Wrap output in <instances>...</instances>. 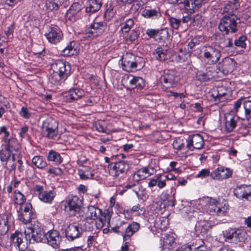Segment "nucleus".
I'll list each match as a JSON object with an SVG mask.
<instances>
[{"label":"nucleus","instance_id":"nucleus-19","mask_svg":"<svg viewBox=\"0 0 251 251\" xmlns=\"http://www.w3.org/2000/svg\"><path fill=\"white\" fill-rule=\"evenodd\" d=\"M232 171L228 168L220 166L211 172L210 176L213 179L221 180L231 177Z\"/></svg>","mask_w":251,"mask_h":251},{"label":"nucleus","instance_id":"nucleus-18","mask_svg":"<svg viewBox=\"0 0 251 251\" xmlns=\"http://www.w3.org/2000/svg\"><path fill=\"white\" fill-rule=\"evenodd\" d=\"M45 36L49 42L56 44L62 40L63 34L58 26L53 25L49 27L48 32L46 33Z\"/></svg>","mask_w":251,"mask_h":251},{"label":"nucleus","instance_id":"nucleus-40","mask_svg":"<svg viewBox=\"0 0 251 251\" xmlns=\"http://www.w3.org/2000/svg\"><path fill=\"white\" fill-rule=\"evenodd\" d=\"M32 164L37 168L43 170L47 166V163L43 156L36 155L32 159Z\"/></svg>","mask_w":251,"mask_h":251},{"label":"nucleus","instance_id":"nucleus-50","mask_svg":"<svg viewBox=\"0 0 251 251\" xmlns=\"http://www.w3.org/2000/svg\"><path fill=\"white\" fill-rule=\"evenodd\" d=\"M169 38V35L167 29H162L158 30L157 41L159 42H164Z\"/></svg>","mask_w":251,"mask_h":251},{"label":"nucleus","instance_id":"nucleus-12","mask_svg":"<svg viewBox=\"0 0 251 251\" xmlns=\"http://www.w3.org/2000/svg\"><path fill=\"white\" fill-rule=\"evenodd\" d=\"M107 25L104 21L95 20L89 27L86 29L85 34L86 37H94L101 35L105 30Z\"/></svg>","mask_w":251,"mask_h":251},{"label":"nucleus","instance_id":"nucleus-59","mask_svg":"<svg viewBox=\"0 0 251 251\" xmlns=\"http://www.w3.org/2000/svg\"><path fill=\"white\" fill-rule=\"evenodd\" d=\"M158 29L148 28L146 30V34L150 37L155 39L157 41Z\"/></svg>","mask_w":251,"mask_h":251},{"label":"nucleus","instance_id":"nucleus-39","mask_svg":"<svg viewBox=\"0 0 251 251\" xmlns=\"http://www.w3.org/2000/svg\"><path fill=\"white\" fill-rule=\"evenodd\" d=\"M47 159L48 161L53 162L56 165L60 164L63 162V158L60 154L53 150L49 151Z\"/></svg>","mask_w":251,"mask_h":251},{"label":"nucleus","instance_id":"nucleus-57","mask_svg":"<svg viewBox=\"0 0 251 251\" xmlns=\"http://www.w3.org/2000/svg\"><path fill=\"white\" fill-rule=\"evenodd\" d=\"M139 34L134 30H131L129 34L125 36L126 42H133L138 38Z\"/></svg>","mask_w":251,"mask_h":251},{"label":"nucleus","instance_id":"nucleus-14","mask_svg":"<svg viewBox=\"0 0 251 251\" xmlns=\"http://www.w3.org/2000/svg\"><path fill=\"white\" fill-rule=\"evenodd\" d=\"M228 206L226 201L220 203L216 200L211 199L207 204V209L210 212L216 213L218 216H223L227 211Z\"/></svg>","mask_w":251,"mask_h":251},{"label":"nucleus","instance_id":"nucleus-2","mask_svg":"<svg viewBox=\"0 0 251 251\" xmlns=\"http://www.w3.org/2000/svg\"><path fill=\"white\" fill-rule=\"evenodd\" d=\"M86 218L97 220L96 226L97 229H101L107 224L109 226L111 215L108 213H102V210L94 205H90L87 207Z\"/></svg>","mask_w":251,"mask_h":251},{"label":"nucleus","instance_id":"nucleus-37","mask_svg":"<svg viewBox=\"0 0 251 251\" xmlns=\"http://www.w3.org/2000/svg\"><path fill=\"white\" fill-rule=\"evenodd\" d=\"M101 6V4L98 0H88L85 11L87 13H94L98 11Z\"/></svg>","mask_w":251,"mask_h":251},{"label":"nucleus","instance_id":"nucleus-15","mask_svg":"<svg viewBox=\"0 0 251 251\" xmlns=\"http://www.w3.org/2000/svg\"><path fill=\"white\" fill-rule=\"evenodd\" d=\"M82 5L78 2L74 3L66 13V19L71 23H74L79 20L81 17Z\"/></svg>","mask_w":251,"mask_h":251},{"label":"nucleus","instance_id":"nucleus-6","mask_svg":"<svg viewBox=\"0 0 251 251\" xmlns=\"http://www.w3.org/2000/svg\"><path fill=\"white\" fill-rule=\"evenodd\" d=\"M142 58L132 53H126L122 56L121 59L123 69L128 72L136 71L138 67L142 66Z\"/></svg>","mask_w":251,"mask_h":251},{"label":"nucleus","instance_id":"nucleus-3","mask_svg":"<svg viewBox=\"0 0 251 251\" xmlns=\"http://www.w3.org/2000/svg\"><path fill=\"white\" fill-rule=\"evenodd\" d=\"M240 22V19L235 14H226L220 20L219 29L224 34L233 33L237 31V25Z\"/></svg>","mask_w":251,"mask_h":251},{"label":"nucleus","instance_id":"nucleus-24","mask_svg":"<svg viewBox=\"0 0 251 251\" xmlns=\"http://www.w3.org/2000/svg\"><path fill=\"white\" fill-rule=\"evenodd\" d=\"M84 95L83 90L78 88H72L63 95L64 100L72 102L81 98Z\"/></svg>","mask_w":251,"mask_h":251},{"label":"nucleus","instance_id":"nucleus-47","mask_svg":"<svg viewBox=\"0 0 251 251\" xmlns=\"http://www.w3.org/2000/svg\"><path fill=\"white\" fill-rule=\"evenodd\" d=\"M134 21L132 19H128L125 23L121 25V32L124 33H127L134 25Z\"/></svg>","mask_w":251,"mask_h":251},{"label":"nucleus","instance_id":"nucleus-43","mask_svg":"<svg viewBox=\"0 0 251 251\" xmlns=\"http://www.w3.org/2000/svg\"><path fill=\"white\" fill-rule=\"evenodd\" d=\"M219 37L220 39L218 44L220 48L224 49L233 47L232 40L229 38L225 37L224 35L220 36Z\"/></svg>","mask_w":251,"mask_h":251},{"label":"nucleus","instance_id":"nucleus-49","mask_svg":"<svg viewBox=\"0 0 251 251\" xmlns=\"http://www.w3.org/2000/svg\"><path fill=\"white\" fill-rule=\"evenodd\" d=\"M45 5L47 9L52 11L57 10L60 5L55 0H46Z\"/></svg>","mask_w":251,"mask_h":251},{"label":"nucleus","instance_id":"nucleus-13","mask_svg":"<svg viewBox=\"0 0 251 251\" xmlns=\"http://www.w3.org/2000/svg\"><path fill=\"white\" fill-rule=\"evenodd\" d=\"M18 220L25 225L29 224L33 218L32 205L30 203H25L20 207L18 211Z\"/></svg>","mask_w":251,"mask_h":251},{"label":"nucleus","instance_id":"nucleus-51","mask_svg":"<svg viewBox=\"0 0 251 251\" xmlns=\"http://www.w3.org/2000/svg\"><path fill=\"white\" fill-rule=\"evenodd\" d=\"M168 224V220L164 218H159L155 222V226L161 230H165Z\"/></svg>","mask_w":251,"mask_h":251},{"label":"nucleus","instance_id":"nucleus-26","mask_svg":"<svg viewBox=\"0 0 251 251\" xmlns=\"http://www.w3.org/2000/svg\"><path fill=\"white\" fill-rule=\"evenodd\" d=\"M154 172V169L151 166L143 167L134 173L133 178L134 180L139 181L153 175Z\"/></svg>","mask_w":251,"mask_h":251},{"label":"nucleus","instance_id":"nucleus-23","mask_svg":"<svg viewBox=\"0 0 251 251\" xmlns=\"http://www.w3.org/2000/svg\"><path fill=\"white\" fill-rule=\"evenodd\" d=\"M234 194L238 199L249 200L251 199V186L241 185L234 189Z\"/></svg>","mask_w":251,"mask_h":251},{"label":"nucleus","instance_id":"nucleus-1","mask_svg":"<svg viewBox=\"0 0 251 251\" xmlns=\"http://www.w3.org/2000/svg\"><path fill=\"white\" fill-rule=\"evenodd\" d=\"M71 67L69 63L62 60H57L51 65L49 80L51 83L58 84L65 80L71 74Z\"/></svg>","mask_w":251,"mask_h":251},{"label":"nucleus","instance_id":"nucleus-10","mask_svg":"<svg viewBox=\"0 0 251 251\" xmlns=\"http://www.w3.org/2000/svg\"><path fill=\"white\" fill-rule=\"evenodd\" d=\"M201 52L203 61L210 65L217 63L221 56V51L211 46L204 47Z\"/></svg>","mask_w":251,"mask_h":251},{"label":"nucleus","instance_id":"nucleus-11","mask_svg":"<svg viewBox=\"0 0 251 251\" xmlns=\"http://www.w3.org/2000/svg\"><path fill=\"white\" fill-rule=\"evenodd\" d=\"M109 175L113 179L121 178L126 173L128 169V165L126 162L120 161L115 163H110L108 166Z\"/></svg>","mask_w":251,"mask_h":251},{"label":"nucleus","instance_id":"nucleus-34","mask_svg":"<svg viewBox=\"0 0 251 251\" xmlns=\"http://www.w3.org/2000/svg\"><path fill=\"white\" fill-rule=\"evenodd\" d=\"M166 185V180L162 179L161 174L156 175L153 178L151 179L148 182V186L150 188L157 186L159 189H161L164 188Z\"/></svg>","mask_w":251,"mask_h":251},{"label":"nucleus","instance_id":"nucleus-54","mask_svg":"<svg viewBox=\"0 0 251 251\" xmlns=\"http://www.w3.org/2000/svg\"><path fill=\"white\" fill-rule=\"evenodd\" d=\"M226 90L224 88H220L217 90L216 95L214 94H212L213 97H214L215 100L216 101L217 100H223V97L226 94Z\"/></svg>","mask_w":251,"mask_h":251},{"label":"nucleus","instance_id":"nucleus-41","mask_svg":"<svg viewBox=\"0 0 251 251\" xmlns=\"http://www.w3.org/2000/svg\"><path fill=\"white\" fill-rule=\"evenodd\" d=\"M139 199L145 201L148 198V191L142 185H138L133 189Z\"/></svg>","mask_w":251,"mask_h":251},{"label":"nucleus","instance_id":"nucleus-36","mask_svg":"<svg viewBox=\"0 0 251 251\" xmlns=\"http://www.w3.org/2000/svg\"><path fill=\"white\" fill-rule=\"evenodd\" d=\"M152 53L156 59L163 61L167 59L168 50L165 47H159L155 49Z\"/></svg>","mask_w":251,"mask_h":251},{"label":"nucleus","instance_id":"nucleus-63","mask_svg":"<svg viewBox=\"0 0 251 251\" xmlns=\"http://www.w3.org/2000/svg\"><path fill=\"white\" fill-rule=\"evenodd\" d=\"M28 130V127L27 126H24L21 128V131L19 133V135L21 137L24 138L25 136V134Z\"/></svg>","mask_w":251,"mask_h":251},{"label":"nucleus","instance_id":"nucleus-30","mask_svg":"<svg viewBox=\"0 0 251 251\" xmlns=\"http://www.w3.org/2000/svg\"><path fill=\"white\" fill-rule=\"evenodd\" d=\"M79 51L78 44L75 41H72L62 50V54L63 56H71L77 55Z\"/></svg>","mask_w":251,"mask_h":251},{"label":"nucleus","instance_id":"nucleus-55","mask_svg":"<svg viewBox=\"0 0 251 251\" xmlns=\"http://www.w3.org/2000/svg\"><path fill=\"white\" fill-rule=\"evenodd\" d=\"M95 127L99 132L102 133L107 132V128L104 121H100L95 123Z\"/></svg>","mask_w":251,"mask_h":251},{"label":"nucleus","instance_id":"nucleus-25","mask_svg":"<svg viewBox=\"0 0 251 251\" xmlns=\"http://www.w3.org/2000/svg\"><path fill=\"white\" fill-rule=\"evenodd\" d=\"M123 81L126 83H128L129 87L132 88H143L145 85V81L139 76H135L131 75H125Z\"/></svg>","mask_w":251,"mask_h":251},{"label":"nucleus","instance_id":"nucleus-16","mask_svg":"<svg viewBox=\"0 0 251 251\" xmlns=\"http://www.w3.org/2000/svg\"><path fill=\"white\" fill-rule=\"evenodd\" d=\"M3 140L6 143L5 147L10 152H11L12 162H14L16 160V155L17 154L18 158L21 155V145L16 138H12L8 140L5 138H3Z\"/></svg>","mask_w":251,"mask_h":251},{"label":"nucleus","instance_id":"nucleus-28","mask_svg":"<svg viewBox=\"0 0 251 251\" xmlns=\"http://www.w3.org/2000/svg\"><path fill=\"white\" fill-rule=\"evenodd\" d=\"M183 8L185 12L192 14L197 11L201 6L200 0H184L182 2Z\"/></svg>","mask_w":251,"mask_h":251},{"label":"nucleus","instance_id":"nucleus-21","mask_svg":"<svg viewBox=\"0 0 251 251\" xmlns=\"http://www.w3.org/2000/svg\"><path fill=\"white\" fill-rule=\"evenodd\" d=\"M65 236L69 241H73L80 237L82 232L81 228L77 225L71 224L65 229Z\"/></svg>","mask_w":251,"mask_h":251},{"label":"nucleus","instance_id":"nucleus-52","mask_svg":"<svg viewBox=\"0 0 251 251\" xmlns=\"http://www.w3.org/2000/svg\"><path fill=\"white\" fill-rule=\"evenodd\" d=\"M197 78L201 81H206L212 78V75L209 72L204 73L199 71L197 74Z\"/></svg>","mask_w":251,"mask_h":251},{"label":"nucleus","instance_id":"nucleus-27","mask_svg":"<svg viewBox=\"0 0 251 251\" xmlns=\"http://www.w3.org/2000/svg\"><path fill=\"white\" fill-rule=\"evenodd\" d=\"M61 242V237L57 230H50L47 232L46 243L52 247L57 248Z\"/></svg>","mask_w":251,"mask_h":251},{"label":"nucleus","instance_id":"nucleus-46","mask_svg":"<svg viewBox=\"0 0 251 251\" xmlns=\"http://www.w3.org/2000/svg\"><path fill=\"white\" fill-rule=\"evenodd\" d=\"M25 197L20 191L17 190L14 191V201L15 204L22 206L25 204Z\"/></svg>","mask_w":251,"mask_h":251},{"label":"nucleus","instance_id":"nucleus-7","mask_svg":"<svg viewBox=\"0 0 251 251\" xmlns=\"http://www.w3.org/2000/svg\"><path fill=\"white\" fill-rule=\"evenodd\" d=\"M31 226L27 227L26 230L31 233L30 237L31 243L34 242L46 243L47 233L46 232L44 226L37 221H34Z\"/></svg>","mask_w":251,"mask_h":251},{"label":"nucleus","instance_id":"nucleus-60","mask_svg":"<svg viewBox=\"0 0 251 251\" xmlns=\"http://www.w3.org/2000/svg\"><path fill=\"white\" fill-rule=\"evenodd\" d=\"M20 115L25 119H28L31 116V114L29 112L27 108L24 106L22 107L20 111Z\"/></svg>","mask_w":251,"mask_h":251},{"label":"nucleus","instance_id":"nucleus-8","mask_svg":"<svg viewBox=\"0 0 251 251\" xmlns=\"http://www.w3.org/2000/svg\"><path fill=\"white\" fill-rule=\"evenodd\" d=\"M41 134L43 137L52 139L58 134V123L54 119L49 118L43 122L41 127Z\"/></svg>","mask_w":251,"mask_h":251},{"label":"nucleus","instance_id":"nucleus-33","mask_svg":"<svg viewBox=\"0 0 251 251\" xmlns=\"http://www.w3.org/2000/svg\"><path fill=\"white\" fill-rule=\"evenodd\" d=\"M56 195L54 190H45L41 194H38L39 199L43 202L50 204Z\"/></svg>","mask_w":251,"mask_h":251},{"label":"nucleus","instance_id":"nucleus-22","mask_svg":"<svg viewBox=\"0 0 251 251\" xmlns=\"http://www.w3.org/2000/svg\"><path fill=\"white\" fill-rule=\"evenodd\" d=\"M141 15L146 19L155 20L161 17L160 8L159 6L146 7L141 12Z\"/></svg>","mask_w":251,"mask_h":251},{"label":"nucleus","instance_id":"nucleus-42","mask_svg":"<svg viewBox=\"0 0 251 251\" xmlns=\"http://www.w3.org/2000/svg\"><path fill=\"white\" fill-rule=\"evenodd\" d=\"M85 170L78 169V174L81 179L86 180L88 179L92 178L94 176V171H89L90 169L88 167L84 166Z\"/></svg>","mask_w":251,"mask_h":251},{"label":"nucleus","instance_id":"nucleus-48","mask_svg":"<svg viewBox=\"0 0 251 251\" xmlns=\"http://www.w3.org/2000/svg\"><path fill=\"white\" fill-rule=\"evenodd\" d=\"M209 227V226L207 223L201 224V223H200L198 225H196L195 229L197 232V236H199L200 234H201L202 235L205 234Z\"/></svg>","mask_w":251,"mask_h":251},{"label":"nucleus","instance_id":"nucleus-61","mask_svg":"<svg viewBox=\"0 0 251 251\" xmlns=\"http://www.w3.org/2000/svg\"><path fill=\"white\" fill-rule=\"evenodd\" d=\"M48 173L54 174L55 176H60L63 173V171L60 168H52L48 170Z\"/></svg>","mask_w":251,"mask_h":251},{"label":"nucleus","instance_id":"nucleus-32","mask_svg":"<svg viewBox=\"0 0 251 251\" xmlns=\"http://www.w3.org/2000/svg\"><path fill=\"white\" fill-rule=\"evenodd\" d=\"M140 228V224L137 222H133L131 224L126 226L123 237L124 240H127V238L132 236L135 232H136Z\"/></svg>","mask_w":251,"mask_h":251},{"label":"nucleus","instance_id":"nucleus-20","mask_svg":"<svg viewBox=\"0 0 251 251\" xmlns=\"http://www.w3.org/2000/svg\"><path fill=\"white\" fill-rule=\"evenodd\" d=\"M187 147L190 150H200L204 145V140L202 137L199 134L189 136L187 140Z\"/></svg>","mask_w":251,"mask_h":251},{"label":"nucleus","instance_id":"nucleus-29","mask_svg":"<svg viewBox=\"0 0 251 251\" xmlns=\"http://www.w3.org/2000/svg\"><path fill=\"white\" fill-rule=\"evenodd\" d=\"M0 159L2 162H6V167L8 169L10 170L15 169L16 165L14 162H12V164H10V161L12 160L11 152H10L5 147L4 149L0 151Z\"/></svg>","mask_w":251,"mask_h":251},{"label":"nucleus","instance_id":"nucleus-58","mask_svg":"<svg viewBox=\"0 0 251 251\" xmlns=\"http://www.w3.org/2000/svg\"><path fill=\"white\" fill-rule=\"evenodd\" d=\"M246 99V98L241 97L234 102L233 109L235 112H237L238 111L239 108L241 107L242 104L244 106V100H245Z\"/></svg>","mask_w":251,"mask_h":251},{"label":"nucleus","instance_id":"nucleus-64","mask_svg":"<svg viewBox=\"0 0 251 251\" xmlns=\"http://www.w3.org/2000/svg\"><path fill=\"white\" fill-rule=\"evenodd\" d=\"M13 29L14 25H10L8 27L7 29L4 31L5 34L7 36H9L10 35L12 34L13 32Z\"/></svg>","mask_w":251,"mask_h":251},{"label":"nucleus","instance_id":"nucleus-45","mask_svg":"<svg viewBox=\"0 0 251 251\" xmlns=\"http://www.w3.org/2000/svg\"><path fill=\"white\" fill-rule=\"evenodd\" d=\"M126 223L123 220L119 219L117 221V223L115 226L111 228V230L114 232L120 233L122 236L124 234L125 228Z\"/></svg>","mask_w":251,"mask_h":251},{"label":"nucleus","instance_id":"nucleus-62","mask_svg":"<svg viewBox=\"0 0 251 251\" xmlns=\"http://www.w3.org/2000/svg\"><path fill=\"white\" fill-rule=\"evenodd\" d=\"M211 173L209 170L207 169H202L201 171L199 172V173L197 175L198 177H205L209 176H210Z\"/></svg>","mask_w":251,"mask_h":251},{"label":"nucleus","instance_id":"nucleus-44","mask_svg":"<svg viewBox=\"0 0 251 251\" xmlns=\"http://www.w3.org/2000/svg\"><path fill=\"white\" fill-rule=\"evenodd\" d=\"M245 116L248 123L251 124V100L246 98L244 102Z\"/></svg>","mask_w":251,"mask_h":251},{"label":"nucleus","instance_id":"nucleus-56","mask_svg":"<svg viewBox=\"0 0 251 251\" xmlns=\"http://www.w3.org/2000/svg\"><path fill=\"white\" fill-rule=\"evenodd\" d=\"M169 22L172 28L177 29L180 25L181 20L171 17L169 18Z\"/></svg>","mask_w":251,"mask_h":251},{"label":"nucleus","instance_id":"nucleus-5","mask_svg":"<svg viewBox=\"0 0 251 251\" xmlns=\"http://www.w3.org/2000/svg\"><path fill=\"white\" fill-rule=\"evenodd\" d=\"M30 237V232L25 229V235L21 232H16L11 235L10 240L12 244L19 251H25L27 249L28 244L31 243Z\"/></svg>","mask_w":251,"mask_h":251},{"label":"nucleus","instance_id":"nucleus-38","mask_svg":"<svg viewBox=\"0 0 251 251\" xmlns=\"http://www.w3.org/2000/svg\"><path fill=\"white\" fill-rule=\"evenodd\" d=\"M235 62L234 59L226 57L224 59L223 63V69L226 73H231L235 67Z\"/></svg>","mask_w":251,"mask_h":251},{"label":"nucleus","instance_id":"nucleus-31","mask_svg":"<svg viewBox=\"0 0 251 251\" xmlns=\"http://www.w3.org/2000/svg\"><path fill=\"white\" fill-rule=\"evenodd\" d=\"M175 237L172 235L167 234L163 238V242L161 244L162 251H170L176 246Z\"/></svg>","mask_w":251,"mask_h":251},{"label":"nucleus","instance_id":"nucleus-35","mask_svg":"<svg viewBox=\"0 0 251 251\" xmlns=\"http://www.w3.org/2000/svg\"><path fill=\"white\" fill-rule=\"evenodd\" d=\"M239 118L238 116H229L226 118L225 130L227 132L232 131L237 126Z\"/></svg>","mask_w":251,"mask_h":251},{"label":"nucleus","instance_id":"nucleus-53","mask_svg":"<svg viewBox=\"0 0 251 251\" xmlns=\"http://www.w3.org/2000/svg\"><path fill=\"white\" fill-rule=\"evenodd\" d=\"M246 37L245 36L242 35L238 39L235 40L233 45H235L237 47L245 49L246 47Z\"/></svg>","mask_w":251,"mask_h":251},{"label":"nucleus","instance_id":"nucleus-4","mask_svg":"<svg viewBox=\"0 0 251 251\" xmlns=\"http://www.w3.org/2000/svg\"><path fill=\"white\" fill-rule=\"evenodd\" d=\"M224 240L228 243L237 244L244 242L247 238V233L244 230L228 228L223 231Z\"/></svg>","mask_w":251,"mask_h":251},{"label":"nucleus","instance_id":"nucleus-17","mask_svg":"<svg viewBox=\"0 0 251 251\" xmlns=\"http://www.w3.org/2000/svg\"><path fill=\"white\" fill-rule=\"evenodd\" d=\"M161 81L163 86L167 88L173 87L176 83L177 82L178 78L175 71L169 70L164 72L161 77Z\"/></svg>","mask_w":251,"mask_h":251},{"label":"nucleus","instance_id":"nucleus-9","mask_svg":"<svg viewBox=\"0 0 251 251\" xmlns=\"http://www.w3.org/2000/svg\"><path fill=\"white\" fill-rule=\"evenodd\" d=\"M82 202L76 196L69 197L65 201V210L69 216H77L80 214Z\"/></svg>","mask_w":251,"mask_h":251}]
</instances>
